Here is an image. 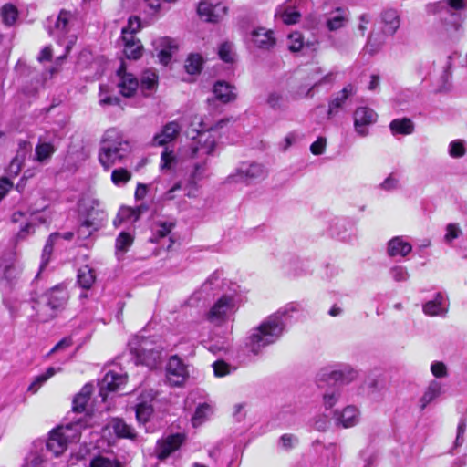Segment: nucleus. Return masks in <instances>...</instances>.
Wrapping results in <instances>:
<instances>
[{"label": "nucleus", "mask_w": 467, "mask_h": 467, "mask_svg": "<svg viewBox=\"0 0 467 467\" xmlns=\"http://www.w3.org/2000/svg\"><path fill=\"white\" fill-rule=\"evenodd\" d=\"M90 467H120V466L116 461L109 460V459H107L104 457H98L91 462Z\"/></svg>", "instance_id": "62"}, {"label": "nucleus", "mask_w": 467, "mask_h": 467, "mask_svg": "<svg viewBox=\"0 0 467 467\" xmlns=\"http://www.w3.org/2000/svg\"><path fill=\"white\" fill-rule=\"evenodd\" d=\"M182 130V126L177 121H171L167 123L162 130L155 134L153 142L158 146H164L173 141Z\"/></svg>", "instance_id": "19"}, {"label": "nucleus", "mask_w": 467, "mask_h": 467, "mask_svg": "<svg viewBox=\"0 0 467 467\" xmlns=\"http://www.w3.org/2000/svg\"><path fill=\"white\" fill-rule=\"evenodd\" d=\"M130 145L116 129L107 130L100 140L99 161L105 170L121 163L130 154Z\"/></svg>", "instance_id": "2"}, {"label": "nucleus", "mask_w": 467, "mask_h": 467, "mask_svg": "<svg viewBox=\"0 0 467 467\" xmlns=\"http://www.w3.org/2000/svg\"><path fill=\"white\" fill-rule=\"evenodd\" d=\"M158 85V77L155 71L146 70L140 78V89L145 96L154 91Z\"/></svg>", "instance_id": "37"}, {"label": "nucleus", "mask_w": 467, "mask_h": 467, "mask_svg": "<svg viewBox=\"0 0 467 467\" xmlns=\"http://www.w3.org/2000/svg\"><path fill=\"white\" fill-rule=\"evenodd\" d=\"M301 136L296 131H291L284 138V140L279 143V147L283 151L287 150L292 145L296 144Z\"/></svg>", "instance_id": "56"}, {"label": "nucleus", "mask_w": 467, "mask_h": 467, "mask_svg": "<svg viewBox=\"0 0 467 467\" xmlns=\"http://www.w3.org/2000/svg\"><path fill=\"white\" fill-rule=\"evenodd\" d=\"M140 27V18L137 16L130 17L128 21L127 26L122 29V37H125V36L130 37V35L134 36V33H136Z\"/></svg>", "instance_id": "57"}, {"label": "nucleus", "mask_w": 467, "mask_h": 467, "mask_svg": "<svg viewBox=\"0 0 467 467\" xmlns=\"http://www.w3.org/2000/svg\"><path fill=\"white\" fill-rule=\"evenodd\" d=\"M393 135H410L414 131V123L409 118L395 119L389 124Z\"/></svg>", "instance_id": "34"}, {"label": "nucleus", "mask_w": 467, "mask_h": 467, "mask_svg": "<svg viewBox=\"0 0 467 467\" xmlns=\"http://www.w3.org/2000/svg\"><path fill=\"white\" fill-rule=\"evenodd\" d=\"M299 309L300 306L292 302L267 317L258 327L252 329L246 342L249 350L258 355L265 347L275 343L285 331L286 320L292 313Z\"/></svg>", "instance_id": "1"}, {"label": "nucleus", "mask_w": 467, "mask_h": 467, "mask_svg": "<svg viewBox=\"0 0 467 467\" xmlns=\"http://www.w3.org/2000/svg\"><path fill=\"white\" fill-rule=\"evenodd\" d=\"M267 105L273 109H285L286 108L285 97L276 91L269 93L267 99Z\"/></svg>", "instance_id": "51"}, {"label": "nucleus", "mask_w": 467, "mask_h": 467, "mask_svg": "<svg viewBox=\"0 0 467 467\" xmlns=\"http://www.w3.org/2000/svg\"><path fill=\"white\" fill-rule=\"evenodd\" d=\"M20 274L19 267L16 265L15 257L3 259L0 263V282L6 281L8 283L16 279Z\"/></svg>", "instance_id": "29"}, {"label": "nucleus", "mask_w": 467, "mask_h": 467, "mask_svg": "<svg viewBox=\"0 0 467 467\" xmlns=\"http://www.w3.org/2000/svg\"><path fill=\"white\" fill-rule=\"evenodd\" d=\"M216 147V137L211 131L200 132L190 146V157L200 160L193 163L191 181L196 183L202 179L206 171L207 157L212 155Z\"/></svg>", "instance_id": "3"}, {"label": "nucleus", "mask_w": 467, "mask_h": 467, "mask_svg": "<svg viewBox=\"0 0 467 467\" xmlns=\"http://www.w3.org/2000/svg\"><path fill=\"white\" fill-rule=\"evenodd\" d=\"M431 374L435 378H445L448 375L446 365L441 361H434L431 365Z\"/></svg>", "instance_id": "60"}, {"label": "nucleus", "mask_w": 467, "mask_h": 467, "mask_svg": "<svg viewBox=\"0 0 467 467\" xmlns=\"http://www.w3.org/2000/svg\"><path fill=\"white\" fill-rule=\"evenodd\" d=\"M411 244L402 236L393 237L388 243V254L391 257H405L411 252Z\"/></svg>", "instance_id": "25"}, {"label": "nucleus", "mask_w": 467, "mask_h": 467, "mask_svg": "<svg viewBox=\"0 0 467 467\" xmlns=\"http://www.w3.org/2000/svg\"><path fill=\"white\" fill-rule=\"evenodd\" d=\"M384 23V32L393 35L400 26V19L396 10L389 9L382 14Z\"/></svg>", "instance_id": "39"}, {"label": "nucleus", "mask_w": 467, "mask_h": 467, "mask_svg": "<svg viewBox=\"0 0 467 467\" xmlns=\"http://www.w3.org/2000/svg\"><path fill=\"white\" fill-rule=\"evenodd\" d=\"M133 243V237L125 232L119 234V235L116 239L115 248H116V255L119 259H120L129 248L131 246Z\"/></svg>", "instance_id": "41"}, {"label": "nucleus", "mask_w": 467, "mask_h": 467, "mask_svg": "<svg viewBox=\"0 0 467 467\" xmlns=\"http://www.w3.org/2000/svg\"><path fill=\"white\" fill-rule=\"evenodd\" d=\"M72 18V14L68 11L62 10L57 16L55 27L50 32L52 36L57 37L59 42H63L66 35L69 31V21Z\"/></svg>", "instance_id": "26"}, {"label": "nucleus", "mask_w": 467, "mask_h": 467, "mask_svg": "<svg viewBox=\"0 0 467 467\" xmlns=\"http://www.w3.org/2000/svg\"><path fill=\"white\" fill-rule=\"evenodd\" d=\"M177 158L172 150L165 149L161 155L160 168L161 171H171L175 168Z\"/></svg>", "instance_id": "49"}, {"label": "nucleus", "mask_w": 467, "mask_h": 467, "mask_svg": "<svg viewBox=\"0 0 467 467\" xmlns=\"http://www.w3.org/2000/svg\"><path fill=\"white\" fill-rule=\"evenodd\" d=\"M203 58L200 54H190L185 61V69L187 73L193 75L201 72L202 68Z\"/></svg>", "instance_id": "44"}, {"label": "nucleus", "mask_w": 467, "mask_h": 467, "mask_svg": "<svg viewBox=\"0 0 467 467\" xmlns=\"http://www.w3.org/2000/svg\"><path fill=\"white\" fill-rule=\"evenodd\" d=\"M336 420L344 428L355 426L359 421V410L355 406H347L340 412H336Z\"/></svg>", "instance_id": "27"}, {"label": "nucleus", "mask_w": 467, "mask_h": 467, "mask_svg": "<svg viewBox=\"0 0 467 467\" xmlns=\"http://www.w3.org/2000/svg\"><path fill=\"white\" fill-rule=\"evenodd\" d=\"M275 16H278L282 22L286 25L297 23L301 16L300 13L290 5L279 7Z\"/></svg>", "instance_id": "38"}, {"label": "nucleus", "mask_w": 467, "mask_h": 467, "mask_svg": "<svg viewBox=\"0 0 467 467\" xmlns=\"http://www.w3.org/2000/svg\"><path fill=\"white\" fill-rule=\"evenodd\" d=\"M183 441L182 434H174L168 436L166 439L158 441L156 454L159 459H166L171 452L179 449Z\"/></svg>", "instance_id": "20"}, {"label": "nucleus", "mask_w": 467, "mask_h": 467, "mask_svg": "<svg viewBox=\"0 0 467 467\" xmlns=\"http://www.w3.org/2000/svg\"><path fill=\"white\" fill-rule=\"evenodd\" d=\"M99 103L101 106H111V105H120V99L116 96H109L103 92L102 87H100L99 92Z\"/></svg>", "instance_id": "61"}, {"label": "nucleus", "mask_w": 467, "mask_h": 467, "mask_svg": "<svg viewBox=\"0 0 467 467\" xmlns=\"http://www.w3.org/2000/svg\"><path fill=\"white\" fill-rule=\"evenodd\" d=\"M448 308V298L441 293H437L433 299L429 300L422 306L424 314L430 317H444Z\"/></svg>", "instance_id": "17"}, {"label": "nucleus", "mask_w": 467, "mask_h": 467, "mask_svg": "<svg viewBox=\"0 0 467 467\" xmlns=\"http://www.w3.org/2000/svg\"><path fill=\"white\" fill-rule=\"evenodd\" d=\"M297 438L293 434H284L280 437L279 442L282 448L289 450L297 444Z\"/></svg>", "instance_id": "63"}, {"label": "nucleus", "mask_w": 467, "mask_h": 467, "mask_svg": "<svg viewBox=\"0 0 467 467\" xmlns=\"http://www.w3.org/2000/svg\"><path fill=\"white\" fill-rule=\"evenodd\" d=\"M446 232L447 233L444 236V239L447 243H451V241L459 237L460 234L462 233L460 228L454 223L448 224L446 227Z\"/></svg>", "instance_id": "64"}, {"label": "nucleus", "mask_w": 467, "mask_h": 467, "mask_svg": "<svg viewBox=\"0 0 467 467\" xmlns=\"http://www.w3.org/2000/svg\"><path fill=\"white\" fill-rule=\"evenodd\" d=\"M253 46L262 51H271L276 45L275 32L265 27L254 28L250 33Z\"/></svg>", "instance_id": "13"}, {"label": "nucleus", "mask_w": 467, "mask_h": 467, "mask_svg": "<svg viewBox=\"0 0 467 467\" xmlns=\"http://www.w3.org/2000/svg\"><path fill=\"white\" fill-rule=\"evenodd\" d=\"M80 213L86 216L82 226L98 229L99 224L105 220V211L101 202L94 196L86 195L78 202Z\"/></svg>", "instance_id": "9"}, {"label": "nucleus", "mask_w": 467, "mask_h": 467, "mask_svg": "<svg viewBox=\"0 0 467 467\" xmlns=\"http://www.w3.org/2000/svg\"><path fill=\"white\" fill-rule=\"evenodd\" d=\"M155 45L161 48L158 53L160 62L164 66L168 65L171 58L172 49H176L174 41L169 37H161L155 41Z\"/></svg>", "instance_id": "30"}, {"label": "nucleus", "mask_w": 467, "mask_h": 467, "mask_svg": "<svg viewBox=\"0 0 467 467\" xmlns=\"http://www.w3.org/2000/svg\"><path fill=\"white\" fill-rule=\"evenodd\" d=\"M265 176L263 165L259 163L244 164L235 172L227 177L229 183L249 182L254 180L262 179Z\"/></svg>", "instance_id": "11"}, {"label": "nucleus", "mask_w": 467, "mask_h": 467, "mask_svg": "<svg viewBox=\"0 0 467 467\" xmlns=\"http://www.w3.org/2000/svg\"><path fill=\"white\" fill-rule=\"evenodd\" d=\"M212 413V409L207 404L199 405L192 418V422L194 427L200 426Z\"/></svg>", "instance_id": "50"}, {"label": "nucleus", "mask_w": 467, "mask_h": 467, "mask_svg": "<svg viewBox=\"0 0 467 467\" xmlns=\"http://www.w3.org/2000/svg\"><path fill=\"white\" fill-rule=\"evenodd\" d=\"M228 283L229 282L222 279V274L219 271H215L203 283L202 289L205 292L213 291L217 288L224 290V286L227 285Z\"/></svg>", "instance_id": "42"}, {"label": "nucleus", "mask_w": 467, "mask_h": 467, "mask_svg": "<svg viewBox=\"0 0 467 467\" xmlns=\"http://www.w3.org/2000/svg\"><path fill=\"white\" fill-rule=\"evenodd\" d=\"M238 285L232 284L230 291H225L211 306L206 314L209 322L220 326L226 322L238 309V299L236 297Z\"/></svg>", "instance_id": "5"}, {"label": "nucleus", "mask_w": 467, "mask_h": 467, "mask_svg": "<svg viewBox=\"0 0 467 467\" xmlns=\"http://www.w3.org/2000/svg\"><path fill=\"white\" fill-rule=\"evenodd\" d=\"M357 91V88L352 84H348L333 99L328 105L327 115L328 118H332L338 113L339 109L343 107L346 100Z\"/></svg>", "instance_id": "22"}, {"label": "nucleus", "mask_w": 467, "mask_h": 467, "mask_svg": "<svg viewBox=\"0 0 467 467\" xmlns=\"http://www.w3.org/2000/svg\"><path fill=\"white\" fill-rule=\"evenodd\" d=\"M93 387L90 384H86L81 390L75 396L73 400V410L76 412H82L85 410L86 405L89 400Z\"/></svg>", "instance_id": "36"}, {"label": "nucleus", "mask_w": 467, "mask_h": 467, "mask_svg": "<svg viewBox=\"0 0 467 467\" xmlns=\"http://www.w3.org/2000/svg\"><path fill=\"white\" fill-rule=\"evenodd\" d=\"M3 23L6 26H13L17 19V8L12 4H5L1 8Z\"/></svg>", "instance_id": "46"}, {"label": "nucleus", "mask_w": 467, "mask_h": 467, "mask_svg": "<svg viewBox=\"0 0 467 467\" xmlns=\"http://www.w3.org/2000/svg\"><path fill=\"white\" fill-rule=\"evenodd\" d=\"M81 428V420H77L53 430L48 440L44 443L45 452L47 454L50 452L56 457L62 454L69 443L79 441Z\"/></svg>", "instance_id": "4"}, {"label": "nucleus", "mask_w": 467, "mask_h": 467, "mask_svg": "<svg viewBox=\"0 0 467 467\" xmlns=\"http://www.w3.org/2000/svg\"><path fill=\"white\" fill-rule=\"evenodd\" d=\"M28 144L26 141H22L19 143V150L17 151L16 157L11 161L7 172L11 176H17L22 169L23 162L25 161L26 155L28 151Z\"/></svg>", "instance_id": "32"}, {"label": "nucleus", "mask_w": 467, "mask_h": 467, "mask_svg": "<svg viewBox=\"0 0 467 467\" xmlns=\"http://www.w3.org/2000/svg\"><path fill=\"white\" fill-rule=\"evenodd\" d=\"M117 74L119 78L118 87L121 95L128 98L132 97L139 88L138 79L132 74L126 72L123 63L118 69Z\"/></svg>", "instance_id": "16"}, {"label": "nucleus", "mask_w": 467, "mask_h": 467, "mask_svg": "<svg viewBox=\"0 0 467 467\" xmlns=\"http://www.w3.org/2000/svg\"><path fill=\"white\" fill-rule=\"evenodd\" d=\"M220 58L226 63H233L235 59V52L233 43L229 41L223 42L218 48Z\"/></svg>", "instance_id": "48"}, {"label": "nucleus", "mask_w": 467, "mask_h": 467, "mask_svg": "<svg viewBox=\"0 0 467 467\" xmlns=\"http://www.w3.org/2000/svg\"><path fill=\"white\" fill-rule=\"evenodd\" d=\"M173 226L174 223L167 222L156 223L153 229V235L150 237V241L152 243L159 242L160 239L164 238L171 233Z\"/></svg>", "instance_id": "47"}, {"label": "nucleus", "mask_w": 467, "mask_h": 467, "mask_svg": "<svg viewBox=\"0 0 467 467\" xmlns=\"http://www.w3.org/2000/svg\"><path fill=\"white\" fill-rule=\"evenodd\" d=\"M124 42V53L128 58L138 59L142 54V45L134 36L122 37Z\"/></svg>", "instance_id": "35"}, {"label": "nucleus", "mask_w": 467, "mask_h": 467, "mask_svg": "<svg viewBox=\"0 0 467 467\" xmlns=\"http://www.w3.org/2000/svg\"><path fill=\"white\" fill-rule=\"evenodd\" d=\"M96 280L94 270L88 265H84L78 269V282L84 289H89Z\"/></svg>", "instance_id": "40"}, {"label": "nucleus", "mask_w": 467, "mask_h": 467, "mask_svg": "<svg viewBox=\"0 0 467 467\" xmlns=\"http://www.w3.org/2000/svg\"><path fill=\"white\" fill-rule=\"evenodd\" d=\"M110 431L119 438L134 439L136 436L134 429L119 418L112 419L104 429V432Z\"/></svg>", "instance_id": "24"}, {"label": "nucleus", "mask_w": 467, "mask_h": 467, "mask_svg": "<svg viewBox=\"0 0 467 467\" xmlns=\"http://www.w3.org/2000/svg\"><path fill=\"white\" fill-rule=\"evenodd\" d=\"M62 371V368L60 367L54 368L49 367L47 368V370L35 377L31 382V384L28 386L27 390L33 394L36 393L40 388L53 376H55L57 373H59Z\"/></svg>", "instance_id": "33"}, {"label": "nucleus", "mask_w": 467, "mask_h": 467, "mask_svg": "<svg viewBox=\"0 0 467 467\" xmlns=\"http://www.w3.org/2000/svg\"><path fill=\"white\" fill-rule=\"evenodd\" d=\"M304 37L299 32H293L288 36L287 46L291 52H297L305 47Z\"/></svg>", "instance_id": "53"}, {"label": "nucleus", "mask_w": 467, "mask_h": 467, "mask_svg": "<svg viewBox=\"0 0 467 467\" xmlns=\"http://www.w3.org/2000/svg\"><path fill=\"white\" fill-rule=\"evenodd\" d=\"M156 397V392L152 389L141 395L140 400L136 406V418L140 423H146L153 412L151 401Z\"/></svg>", "instance_id": "18"}, {"label": "nucleus", "mask_w": 467, "mask_h": 467, "mask_svg": "<svg viewBox=\"0 0 467 467\" xmlns=\"http://www.w3.org/2000/svg\"><path fill=\"white\" fill-rule=\"evenodd\" d=\"M47 461L48 457L45 452L44 442L37 441L32 444L21 467H46Z\"/></svg>", "instance_id": "15"}, {"label": "nucleus", "mask_w": 467, "mask_h": 467, "mask_svg": "<svg viewBox=\"0 0 467 467\" xmlns=\"http://www.w3.org/2000/svg\"><path fill=\"white\" fill-rule=\"evenodd\" d=\"M213 373L216 377H224L229 375L232 368L229 364L223 360H217L213 364Z\"/></svg>", "instance_id": "59"}, {"label": "nucleus", "mask_w": 467, "mask_h": 467, "mask_svg": "<svg viewBox=\"0 0 467 467\" xmlns=\"http://www.w3.org/2000/svg\"><path fill=\"white\" fill-rule=\"evenodd\" d=\"M389 275L396 282H405L409 279L410 274L405 266L396 265L390 268Z\"/></svg>", "instance_id": "55"}, {"label": "nucleus", "mask_w": 467, "mask_h": 467, "mask_svg": "<svg viewBox=\"0 0 467 467\" xmlns=\"http://www.w3.org/2000/svg\"><path fill=\"white\" fill-rule=\"evenodd\" d=\"M348 17V10L337 8L327 15L326 26L330 31H337L347 25Z\"/></svg>", "instance_id": "28"}, {"label": "nucleus", "mask_w": 467, "mask_h": 467, "mask_svg": "<svg viewBox=\"0 0 467 467\" xmlns=\"http://www.w3.org/2000/svg\"><path fill=\"white\" fill-rule=\"evenodd\" d=\"M59 237L60 234L57 233L49 235L43 248L41 267H44L48 263L50 255L53 252L54 244Z\"/></svg>", "instance_id": "52"}, {"label": "nucleus", "mask_w": 467, "mask_h": 467, "mask_svg": "<svg viewBox=\"0 0 467 467\" xmlns=\"http://www.w3.org/2000/svg\"><path fill=\"white\" fill-rule=\"evenodd\" d=\"M130 351L137 364L156 368L161 360L162 347L149 338H136L130 343Z\"/></svg>", "instance_id": "7"}, {"label": "nucleus", "mask_w": 467, "mask_h": 467, "mask_svg": "<svg viewBox=\"0 0 467 467\" xmlns=\"http://www.w3.org/2000/svg\"><path fill=\"white\" fill-rule=\"evenodd\" d=\"M355 131L361 137L368 134V127L377 121L378 115L370 108L358 107L353 115Z\"/></svg>", "instance_id": "12"}, {"label": "nucleus", "mask_w": 467, "mask_h": 467, "mask_svg": "<svg viewBox=\"0 0 467 467\" xmlns=\"http://www.w3.org/2000/svg\"><path fill=\"white\" fill-rule=\"evenodd\" d=\"M68 299L67 292L59 286H56L41 296L34 308L37 318L47 322L57 316V311L63 308Z\"/></svg>", "instance_id": "6"}, {"label": "nucleus", "mask_w": 467, "mask_h": 467, "mask_svg": "<svg viewBox=\"0 0 467 467\" xmlns=\"http://www.w3.org/2000/svg\"><path fill=\"white\" fill-rule=\"evenodd\" d=\"M215 98L223 103L233 101L236 98L234 87L225 81H217L213 86Z\"/></svg>", "instance_id": "31"}, {"label": "nucleus", "mask_w": 467, "mask_h": 467, "mask_svg": "<svg viewBox=\"0 0 467 467\" xmlns=\"http://www.w3.org/2000/svg\"><path fill=\"white\" fill-rule=\"evenodd\" d=\"M466 153L464 142L461 140H452L449 144V154L452 158L463 157Z\"/></svg>", "instance_id": "54"}, {"label": "nucleus", "mask_w": 467, "mask_h": 467, "mask_svg": "<svg viewBox=\"0 0 467 467\" xmlns=\"http://www.w3.org/2000/svg\"><path fill=\"white\" fill-rule=\"evenodd\" d=\"M330 424L329 418L327 415L320 414L313 419V428L319 431H325L328 429Z\"/></svg>", "instance_id": "58"}, {"label": "nucleus", "mask_w": 467, "mask_h": 467, "mask_svg": "<svg viewBox=\"0 0 467 467\" xmlns=\"http://www.w3.org/2000/svg\"><path fill=\"white\" fill-rule=\"evenodd\" d=\"M165 370L166 380L172 387L182 386L189 378L187 366L177 355L169 358Z\"/></svg>", "instance_id": "10"}, {"label": "nucleus", "mask_w": 467, "mask_h": 467, "mask_svg": "<svg viewBox=\"0 0 467 467\" xmlns=\"http://www.w3.org/2000/svg\"><path fill=\"white\" fill-rule=\"evenodd\" d=\"M441 394V383L434 379L430 381L422 396L419 400L420 409L423 410L429 404L435 401Z\"/></svg>", "instance_id": "23"}, {"label": "nucleus", "mask_w": 467, "mask_h": 467, "mask_svg": "<svg viewBox=\"0 0 467 467\" xmlns=\"http://www.w3.org/2000/svg\"><path fill=\"white\" fill-rule=\"evenodd\" d=\"M356 372L353 369L345 368L341 370H331L324 373L329 382L333 385L328 387L323 393V405L326 410L332 409L341 399L340 386L348 384L354 379Z\"/></svg>", "instance_id": "8"}, {"label": "nucleus", "mask_w": 467, "mask_h": 467, "mask_svg": "<svg viewBox=\"0 0 467 467\" xmlns=\"http://www.w3.org/2000/svg\"><path fill=\"white\" fill-rule=\"evenodd\" d=\"M132 177L131 172L125 168H118L111 172V182L118 187L127 184Z\"/></svg>", "instance_id": "45"}, {"label": "nucleus", "mask_w": 467, "mask_h": 467, "mask_svg": "<svg viewBox=\"0 0 467 467\" xmlns=\"http://www.w3.org/2000/svg\"><path fill=\"white\" fill-rule=\"evenodd\" d=\"M127 381V375L120 374L114 371H109L104 376L101 384H100V396L102 399H106V394L104 390L116 391L120 389Z\"/></svg>", "instance_id": "21"}, {"label": "nucleus", "mask_w": 467, "mask_h": 467, "mask_svg": "<svg viewBox=\"0 0 467 467\" xmlns=\"http://www.w3.org/2000/svg\"><path fill=\"white\" fill-rule=\"evenodd\" d=\"M197 12L206 22L217 23L226 16L228 7L222 3L213 4L209 1H202L198 5Z\"/></svg>", "instance_id": "14"}, {"label": "nucleus", "mask_w": 467, "mask_h": 467, "mask_svg": "<svg viewBox=\"0 0 467 467\" xmlns=\"http://www.w3.org/2000/svg\"><path fill=\"white\" fill-rule=\"evenodd\" d=\"M55 152V147L49 142L38 143L35 149V160L38 162L47 161Z\"/></svg>", "instance_id": "43"}]
</instances>
